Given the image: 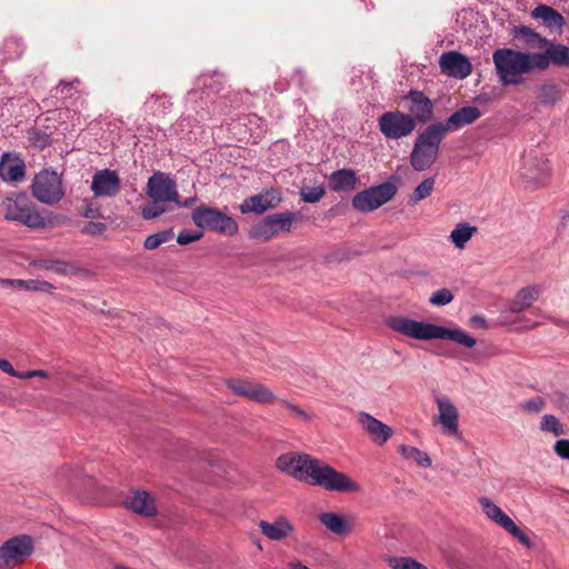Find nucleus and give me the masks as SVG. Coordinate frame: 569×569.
<instances>
[{
  "label": "nucleus",
  "mask_w": 569,
  "mask_h": 569,
  "mask_svg": "<svg viewBox=\"0 0 569 569\" xmlns=\"http://www.w3.org/2000/svg\"><path fill=\"white\" fill-rule=\"evenodd\" d=\"M277 468L302 482L318 486L328 491L358 492L360 486L346 473L307 453L287 452L278 457Z\"/></svg>",
  "instance_id": "nucleus-1"
},
{
  "label": "nucleus",
  "mask_w": 569,
  "mask_h": 569,
  "mask_svg": "<svg viewBox=\"0 0 569 569\" xmlns=\"http://www.w3.org/2000/svg\"><path fill=\"white\" fill-rule=\"evenodd\" d=\"M386 326L399 335L416 340H449L469 349L477 345V340L473 337L459 328L450 329L427 321L410 319L405 316L387 317Z\"/></svg>",
  "instance_id": "nucleus-2"
},
{
  "label": "nucleus",
  "mask_w": 569,
  "mask_h": 569,
  "mask_svg": "<svg viewBox=\"0 0 569 569\" xmlns=\"http://www.w3.org/2000/svg\"><path fill=\"white\" fill-rule=\"evenodd\" d=\"M492 61L502 86L521 84L523 76L537 69L533 52H523L510 48L495 50Z\"/></svg>",
  "instance_id": "nucleus-3"
},
{
  "label": "nucleus",
  "mask_w": 569,
  "mask_h": 569,
  "mask_svg": "<svg viewBox=\"0 0 569 569\" xmlns=\"http://www.w3.org/2000/svg\"><path fill=\"white\" fill-rule=\"evenodd\" d=\"M443 134L433 126L420 132L410 153V164L416 171H426L436 162Z\"/></svg>",
  "instance_id": "nucleus-4"
},
{
  "label": "nucleus",
  "mask_w": 569,
  "mask_h": 569,
  "mask_svg": "<svg viewBox=\"0 0 569 569\" xmlns=\"http://www.w3.org/2000/svg\"><path fill=\"white\" fill-rule=\"evenodd\" d=\"M296 220L297 214L289 211L269 214L249 228L248 237L257 241L267 242L280 233L290 232Z\"/></svg>",
  "instance_id": "nucleus-5"
},
{
  "label": "nucleus",
  "mask_w": 569,
  "mask_h": 569,
  "mask_svg": "<svg viewBox=\"0 0 569 569\" xmlns=\"http://www.w3.org/2000/svg\"><path fill=\"white\" fill-rule=\"evenodd\" d=\"M191 218L193 223L201 229H208L226 236H234L238 232L237 221L217 208L208 206L197 207L193 209Z\"/></svg>",
  "instance_id": "nucleus-6"
},
{
  "label": "nucleus",
  "mask_w": 569,
  "mask_h": 569,
  "mask_svg": "<svg viewBox=\"0 0 569 569\" xmlns=\"http://www.w3.org/2000/svg\"><path fill=\"white\" fill-rule=\"evenodd\" d=\"M34 551V541L28 535H18L0 546V568L13 569L22 565Z\"/></svg>",
  "instance_id": "nucleus-7"
},
{
  "label": "nucleus",
  "mask_w": 569,
  "mask_h": 569,
  "mask_svg": "<svg viewBox=\"0 0 569 569\" xmlns=\"http://www.w3.org/2000/svg\"><path fill=\"white\" fill-rule=\"evenodd\" d=\"M31 190L33 197L44 204H54L64 197L61 177L49 169L34 176Z\"/></svg>",
  "instance_id": "nucleus-8"
},
{
  "label": "nucleus",
  "mask_w": 569,
  "mask_h": 569,
  "mask_svg": "<svg viewBox=\"0 0 569 569\" xmlns=\"http://www.w3.org/2000/svg\"><path fill=\"white\" fill-rule=\"evenodd\" d=\"M397 193V186L386 181L358 192L352 198V207L360 212H371L389 202Z\"/></svg>",
  "instance_id": "nucleus-9"
},
{
  "label": "nucleus",
  "mask_w": 569,
  "mask_h": 569,
  "mask_svg": "<svg viewBox=\"0 0 569 569\" xmlns=\"http://www.w3.org/2000/svg\"><path fill=\"white\" fill-rule=\"evenodd\" d=\"M4 219L18 221L30 228H40L46 226L44 218L28 203L24 196L17 198H7L2 202Z\"/></svg>",
  "instance_id": "nucleus-10"
},
{
  "label": "nucleus",
  "mask_w": 569,
  "mask_h": 569,
  "mask_svg": "<svg viewBox=\"0 0 569 569\" xmlns=\"http://www.w3.org/2000/svg\"><path fill=\"white\" fill-rule=\"evenodd\" d=\"M380 132L391 140H399L410 136L416 129V122L410 114L401 111H387L378 119Z\"/></svg>",
  "instance_id": "nucleus-11"
},
{
  "label": "nucleus",
  "mask_w": 569,
  "mask_h": 569,
  "mask_svg": "<svg viewBox=\"0 0 569 569\" xmlns=\"http://www.w3.org/2000/svg\"><path fill=\"white\" fill-rule=\"evenodd\" d=\"M226 385L237 396L259 405H272L278 400L268 387L251 379L230 378Z\"/></svg>",
  "instance_id": "nucleus-12"
},
{
  "label": "nucleus",
  "mask_w": 569,
  "mask_h": 569,
  "mask_svg": "<svg viewBox=\"0 0 569 569\" xmlns=\"http://www.w3.org/2000/svg\"><path fill=\"white\" fill-rule=\"evenodd\" d=\"M478 502L482 509V512L486 517L505 529L512 537L517 538L522 545L526 547L531 546V540L527 535H525L519 527L515 523V521L506 515L502 509L497 506L491 499L488 497H480Z\"/></svg>",
  "instance_id": "nucleus-13"
},
{
  "label": "nucleus",
  "mask_w": 569,
  "mask_h": 569,
  "mask_svg": "<svg viewBox=\"0 0 569 569\" xmlns=\"http://www.w3.org/2000/svg\"><path fill=\"white\" fill-rule=\"evenodd\" d=\"M146 192L151 199L178 201L177 183L164 172H154L148 179Z\"/></svg>",
  "instance_id": "nucleus-14"
},
{
  "label": "nucleus",
  "mask_w": 569,
  "mask_h": 569,
  "mask_svg": "<svg viewBox=\"0 0 569 569\" xmlns=\"http://www.w3.org/2000/svg\"><path fill=\"white\" fill-rule=\"evenodd\" d=\"M403 100L407 103L408 114L413 118L416 123H427L432 120L433 103L422 91L410 90Z\"/></svg>",
  "instance_id": "nucleus-15"
},
{
  "label": "nucleus",
  "mask_w": 569,
  "mask_h": 569,
  "mask_svg": "<svg viewBox=\"0 0 569 569\" xmlns=\"http://www.w3.org/2000/svg\"><path fill=\"white\" fill-rule=\"evenodd\" d=\"M481 117V111L477 107H462L455 111L446 121L432 123L446 137L448 132L457 131L462 127L469 126Z\"/></svg>",
  "instance_id": "nucleus-16"
},
{
  "label": "nucleus",
  "mask_w": 569,
  "mask_h": 569,
  "mask_svg": "<svg viewBox=\"0 0 569 569\" xmlns=\"http://www.w3.org/2000/svg\"><path fill=\"white\" fill-rule=\"evenodd\" d=\"M536 67L538 70H546L550 64L558 67L569 66V47L561 43H553L548 40V44L542 52H533Z\"/></svg>",
  "instance_id": "nucleus-17"
},
{
  "label": "nucleus",
  "mask_w": 569,
  "mask_h": 569,
  "mask_svg": "<svg viewBox=\"0 0 569 569\" xmlns=\"http://www.w3.org/2000/svg\"><path fill=\"white\" fill-rule=\"evenodd\" d=\"M441 71L457 79H465L472 72V64L469 59L458 51L445 52L439 58Z\"/></svg>",
  "instance_id": "nucleus-18"
},
{
  "label": "nucleus",
  "mask_w": 569,
  "mask_h": 569,
  "mask_svg": "<svg viewBox=\"0 0 569 569\" xmlns=\"http://www.w3.org/2000/svg\"><path fill=\"white\" fill-rule=\"evenodd\" d=\"M357 421L362 430L370 437L373 443L385 445L393 435V430L382 421L378 420L368 412L360 411L357 415Z\"/></svg>",
  "instance_id": "nucleus-19"
},
{
  "label": "nucleus",
  "mask_w": 569,
  "mask_h": 569,
  "mask_svg": "<svg viewBox=\"0 0 569 569\" xmlns=\"http://www.w3.org/2000/svg\"><path fill=\"white\" fill-rule=\"evenodd\" d=\"M120 188L119 174L113 170H98L92 177L91 191L96 197H114L119 193Z\"/></svg>",
  "instance_id": "nucleus-20"
},
{
  "label": "nucleus",
  "mask_w": 569,
  "mask_h": 569,
  "mask_svg": "<svg viewBox=\"0 0 569 569\" xmlns=\"http://www.w3.org/2000/svg\"><path fill=\"white\" fill-rule=\"evenodd\" d=\"M438 407V418L436 422L441 425L446 435L455 436L459 433V413L453 402L446 396L436 399Z\"/></svg>",
  "instance_id": "nucleus-21"
},
{
  "label": "nucleus",
  "mask_w": 569,
  "mask_h": 569,
  "mask_svg": "<svg viewBox=\"0 0 569 569\" xmlns=\"http://www.w3.org/2000/svg\"><path fill=\"white\" fill-rule=\"evenodd\" d=\"M281 201L280 193L276 190L251 196L240 204L242 213H263L264 211L277 207Z\"/></svg>",
  "instance_id": "nucleus-22"
},
{
  "label": "nucleus",
  "mask_w": 569,
  "mask_h": 569,
  "mask_svg": "<svg viewBox=\"0 0 569 569\" xmlns=\"http://www.w3.org/2000/svg\"><path fill=\"white\" fill-rule=\"evenodd\" d=\"M258 527L261 533L272 541L284 540L295 531V526L284 516H278L273 521L260 520Z\"/></svg>",
  "instance_id": "nucleus-23"
},
{
  "label": "nucleus",
  "mask_w": 569,
  "mask_h": 569,
  "mask_svg": "<svg viewBox=\"0 0 569 569\" xmlns=\"http://www.w3.org/2000/svg\"><path fill=\"white\" fill-rule=\"evenodd\" d=\"M26 176V164L18 154L6 152L0 159V177L6 182L22 181Z\"/></svg>",
  "instance_id": "nucleus-24"
},
{
  "label": "nucleus",
  "mask_w": 569,
  "mask_h": 569,
  "mask_svg": "<svg viewBox=\"0 0 569 569\" xmlns=\"http://www.w3.org/2000/svg\"><path fill=\"white\" fill-rule=\"evenodd\" d=\"M126 507L142 517H154L157 515L154 498L143 490L131 492L126 500Z\"/></svg>",
  "instance_id": "nucleus-25"
},
{
  "label": "nucleus",
  "mask_w": 569,
  "mask_h": 569,
  "mask_svg": "<svg viewBox=\"0 0 569 569\" xmlns=\"http://www.w3.org/2000/svg\"><path fill=\"white\" fill-rule=\"evenodd\" d=\"M30 266L41 271H52L60 276H76L82 271L80 267L71 261L58 259H37Z\"/></svg>",
  "instance_id": "nucleus-26"
},
{
  "label": "nucleus",
  "mask_w": 569,
  "mask_h": 569,
  "mask_svg": "<svg viewBox=\"0 0 569 569\" xmlns=\"http://www.w3.org/2000/svg\"><path fill=\"white\" fill-rule=\"evenodd\" d=\"M542 292V288L540 286H528L521 288L515 296V298L509 301L508 310L512 313H520L527 309H529L533 302L539 298Z\"/></svg>",
  "instance_id": "nucleus-27"
},
{
  "label": "nucleus",
  "mask_w": 569,
  "mask_h": 569,
  "mask_svg": "<svg viewBox=\"0 0 569 569\" xmlns=\"http://www.w3.org/2000/svg\"><path fill=\"white\" fill-rule=\"evenodd\" d=\"M358 182L359 178L352 169H340L329 176V187L335 192H350Z\"/></svg>",
  "instance_id": "nucleus-28"
},
{
  "label": "nucleus",
  "mask_w": 569,
  "mask_h": 569,
  "mask_svg": "<svg viewBox=\"0 0 569 569\" xmlns=\"http://www.w3.org/2000/svg\"><path fill=\"white\" fill-rule=\"evenodd\" d=\"M527 187L536 188L542 184L548 177V168L545 161L532 162L529 167H523L520 172Z\"/></svg>",
  "instance_id": "nucleus-29"
},
{
  "label": "nucleus",
  "mask_w": 569,
  "mask_h": 569,
  "mask_svg": "<svg viewBox=\"0 0 569 569\" xmlns=\"http://www.w3.org/2000/svg\"><path fill=\"white\" fill-rule=\"evenodd\" d=\"M512 34L516 39H521L529 49H543L548 44V39L526 26L515 27Z\"/></svg>",
  "instance_id": "nucleus-30"
},
{
  "label": "nucleus",
  "mask_w": 569,
  "mask_h": 569,
  "mask_svg": "<svg viewBox=\"0 0 569 569\" xmlns=\"http://www.w3.org/2000/svg\"><path fill=\"white\" fill-rule=\"evenodd\" d=\"M531 16L536 19H541L550 28L561 29L566 24L565 18L553 8L547 4L537 6Z\"/></svg>",
  "instance_id": "nucleus-31"
},
{
  "label": "nucleus",
  "mask_w": 569,
  "mask_h": 569,
  "mask_svg": "<svg viewBox=\"0 0 569 569\" xmlns=\"http://www.w3.org/2000/svg\"><path fill=\"white\" fill-rule=\"evenodd\" d=\"M477 232L478 228L476 226L460 222L450 232L449 240L453 243L455 248L462 250Z\"/></svg>",
  "instance_id": "nucleus-32"
},
{
  "label": "nucleus",
  "mask_w": 569,
  "mask_h": 569,
  "mask_svg": "<svg viewBox=\"0 0 569 569\" xmlns=\"http://www.w3.org/2000/svg\"><path fill=\"white\" fill-rule=\"evenodd\" d=\"M320 522L331 532L343 535L349 530L346 519L335 512H323L319 516Z\"/></svg>",
  "instance_id": "nucleus-33"
},
{
  "label": "nucleus",
  "mask_w": 569,
  "mask_h": 569,
  "mask_svg": "<svg viewBox=\"0 0 569 569\" xmlns=\"http://www.w3.org/2000/svg\"><path fill=\"white\" fill-rule=\"evenodd\" d=\"M435 184L436 180L433 177H428L423 179L409 196L408 203L415 206L419 201L428 198L432 193Z\"/></svg>",
  "instance_id": "nucleus-34"
},
{
  "label": "nucleus",
  "mask_w": 569,
  "mask_h": 569,
  "mask_svg": "<svg viewBox=\"0 0 569 569\" xmlns=\"http://www.w3.org/2000/svg\"><path fill=\"white\" fill-rule=\"evenodd\" d=\"M16 289L24 290V291H33V292H47L52 293L56 290V286L46 280H18L14 282Z\"/></svg>",
  "instance_id": "nucleus-35"
},
{
  "label": "nucleus",
  "mask_w": 569,
  "mask_h": 569,
  "mask_svg": "<svg viewBox=\"0 0 569 569\" xmlns=\"http://www.w3.org/2000/svg\"><path fill=\"white\" fill-rule=\"evenodd\" d=\"M399 452L403 458L415 461L420 467L428 468L431 466V459L428 453L416 447L402 445L399 447Z\"/></svg>",
  "instance_id": "nucleus-36"
},
{
  "label": "nucleus",
  "mask_w": 569,
  "mask_h": 569,
  "mask_svg": "<svg viewBox=\"0 0 569 569\" xmlns=\"http://www.w3.org/2000/svg\"><path fill=\"white\" fill-rule=\"evenodd\" d=\"M539 102L542 104H553L561 98V91L556 84H542L539 89Z\"/></svg>",
  "instance_id": "nucleus-37"
},
{
  "label": "nucleus",
  "mask_w": 569,
  "mask_h": 569,
  "mask_svg": "<svg viewBox=\"0 0 569 569\" xmlns=\"http://www.w3.org/2000/svg\"><path fill=\"white\" fill-rule=\"evenodd\" d=\"M167 202L168 201L164 200L152 199L151 202L141 208L142 218L146 220H151L160 217L162 213L167 211Z\"/></svg>",
  "instance_id": "nucleus-38"
},
{
  "label": "nucleus",
  "mask_w": 569,
  "mask_h": 569,
  "mask_svg": "<svg viewBox=\"0 0 569 569\" xmlns=\"http://www.w3.org/2000/svg\"><path fill=\"white\" fill-rule=\"evenodd\" d=\"M386 561L392 569H428L425 565L410 557H388Z\"/></svg>",
  "instance_id": "nucleus-39"
},
{
  "label": "nucleus",
  "mask_w": 569,
  "mask_h": 569,
  "mask_svg": "<svg viewBox=\"0 0 569 569\" xmlns=\"http://www.w3.org/2000/svg\"><path fill=\"white\" fill-rule=\"evenodd\" d=\"M540 430L550 432L556 437L565 435V429L560 420L553 415H545L541 418Z\"/></svg>",
  "instance_id": "nucleus-40"
},
{
  "label": "nucleus",
  "mask_w": 569,
  "mask_h": 569,
  "mask_svg": "<svg viewBox=\"0 0 569 569\" xmlns=\"http://www.w3.org/2000/svg\"><path fill=\"white\" fill-rule=\"evenodd\" d=\"M146 107L153 113H164L171 107L170 98L167 94L154 96L152 94L147 101Z\"/></svg>",
  "instance_id": "nucleus-41"
},
{
  "label": "nucleus",
  "mask_w": 569,
  "mask_h": 569,
  "mask_svg": "<svg viewBox=\"0 0 569 569\" xmlns=\"http://www.w3.org/2000/svg\"><path fill=\"white\" fill-rule=\"evenodd\" d=\"M276 402H279L282 407L287 408L295 417H297L301 421L310 422L313 419V415L309 413L303 408L293 402L279 398Z\"/></svg>",
  "instance_id": "nucleus-42"
},
{
  "label": "nucleus",
  "mask_w": 569,
  "mask_h": 569,
  "mask_svg": "<svg viewBox=\"0 0 569 569\" xmlns=\"http://www.w3.org/2000/svg\"><path fill=\"white\" fill-rule=\"evenodd\" d=\"M546 407V400L542 397H535L528 400H525L519 403V409L523 412L537 415L541 412Z\"/></svg>",
  "instance_id": "nucleus-43"
},
{
  "label": "nucleus",
  "mask_w": 569,
  "mask_h": 569,
  "mask_svg": "<svg viewBox=\"0 0 569 569\" xmlns=\"http://www.w3.org/2000/svg\"><path fill=\"white\" fill-rule=\"evenodd\" d=\"M171 237H172V231H170V230L160 231V232H157V233H153V234H150L149 237H147L143 246L148 250H154L162 243L170 240Z\"/></svg>",
  "instance_id": "nucleus-44"
},
{
  "label": "nucleus",
  "mask_w": 569,
  "mask_h": 569,
  "mask_svg": "<svg viewBox=\"0 0 569 569\" xmlns=\"http://www.w3.org/2000/svg\"><path fill=\"white\" fill-rule=\"evenodd\" d=\"M326 190L322 186H313V187H307L302 188L300 191L301 199L305 202L309 203H316L321 200V198L325 196Z\"/></svg>",
  "instance_id": "nucleus-45"
},
{
  "label": "nucleus",
  "mask_w": 569,
  "mask_h": 569,
  "mask_svg": "<svg viewBox=\"0 0 569 569\" xmlns=\"http://www.w3.org/2000/svg\"><path fill=\"white\" fill-rule=\"evenodd\" d=\"M452 300L453 293L447 288L435 291L429 298V302L432 306H446L449 305Z\"/></svg>",
  "instance_id": "nucleus-46"
},
{
  "label": "nucleus",
  "mask_w": 569,
  "mask_h": 569,
  "mask_svg": "<svg viewBox=\"0 0 569 569\" xmlns=\"http://www.w3.org/2000/svg\"><path fill=\"white\" fill-rule=\"evenodd\" d=\"M202 237L203 233L201 231L182 230L177 237V242L186 246L200 240Z\"/></svg>",
  "instance_id": "nucleus-47"
},
{
  "label": "nucleus",
  "mask_w": 569,
  "mask_h": 569,
  "mask_svg": "<svg viewBox=\"0 0 569 569\" xmlns=\"http://www.w3.org/2000/svg\"><path fill=\"white\" fill-rule=\"evenodd\" d=\"M107 229L102 222L90 221L83 228L82 232L87 234H101Z\"/></svg>",
  "instance_id": "nucleus-48"
},
{
  "label": "nucleus",
  "mask_w": 569,
  "mask_h": 569,
  "mask_svg": "<svg viewBox=\"0 0 569 569\" xmlns=\"http://www.w3.org/2000/svg\"><path fill=\"white\" fill-rule=\"evenodd\" d=\"M555 452L562 459L569 460V439H560L555 443Z\"/></svg>",
  "instance_id": "nucleus-49"
},
{
  "label": "nucleus",
  "mask_w": 569,
  "mask_h": 569,
  "mask_svg": "<svg viewBox=\"0 0 569 569\" xmlns=\"http://www.w3.org/2000/svg\"><path fill=\"white\" fill-rule=\"evenodd\" d=\"M34 377L47 379V378H49V373L44 370H29V371H24V372H18L17 378L30 379V378H34Z\"/></svg>",
  "instance_id": "nucleus-50"
},
{
  "label": "nucleus",
  "mask_w": 569,
  "mask_h": 569,
  "mask_svg": "<svg viewBox=\"0 0 569 569\" xmlns=\"http://www.w3.org/2000/svg\"><path fill=\"white\" fill-rule=\"evenodd\" d=\"M0 370H2L3 372L10 375L11 377H16V378L18 377V372H19V371L14 370L12 365L7 359H1V358H0Z\"/></svg>",
  "instance_id": "nucleus-51"
},
{
  "label": "nucleus",
  "mask_w": 569,
  "mask_h": 569,
  "mask_svg": "<svg viewBox=\"0 0 569 569\" xmlns=\"http://www.w3.org/2000/svg\"><path fill=\"white\" fill-rule=\"evenodd\" d=\"M287 567L288 569H311L309 568L308 566L303 565L300 560L298 559H293V560H290L288 563H287Z\"/></svg>",
  "instance_id": "nucleus-52"
},
{
  "label": "nucleus",
  "mask_w": 569,
  "mask_h": 569,
  "mask_svg": "<svg viewBox=\"0 0 569 569\" xmlns=\"http://www.w3.org/2000/svg\"><path fill=\"white\" fill-rule=\"evenodd\" d=\"M83 216L86 218H98L100 216V212L97 208H87L83 212Z\"/></svg>",
  "instance_id": "nucleus-53"
},
{
  "label": "nucleus",
  "mask_w": 569,
  "mask_h": 569,
  "mask_svg": "<svg viewBox=\"0 0 569 569\" xmlns=\"http://www.w3.org/2000/svg\"><path fill=\"white\" fill-rule=\"evenodd\" d=\"M179 207H190L196 202V198H188L184 201L180 200V197L178 196V201H174Z\"/></svg>",
  "instance_id": "nucleus-54"
},
{
  "label": "nucleus",
  "mask_w": 569,
  "mask_h": 569,
  "mask_svg": "<svg viewBox=\"0 0 569 569\" xmlns=\"http://www.w3.org/2000/svg\"><path fill=\"white\" fill-rule=\"evenodd\" d=\"M470 322L475 326H485V319L480 316H473L471 319H470Z\"/></svg>",
  "instance_id": "nucleus-55"
},
{
  "label": "nucleus",
  "mask_w": 569,
  "mask_h": 569,
  "mask_svg": "<svg viewBox=\"0 0 569 569\" xmlns=\"http://www.w3.org/2000/svg\"><path fill=\"white\" fill-rule=\"evenodd\" d=\"M19 279H0V283L2 286H10V287H13L16 288V281H18Z\"/></svg>",
  "instance_id": "nucleus-56"
},
{
  "label": "nucleus",
  "mask_w": 569,
  "mask_h": 569,
  "mask_svg": "<svg viewBox=\"0 0 569 569\" xmlns=\"http://www.w3.org/2000/svg\"><path fill=\"white\" fill-rule=\"evenodd\" d=\"M72 84H73V82H66V81H61V82L59 83V87H63V88L66 87V88H68V87H71Z\"/></svg>",
  "instance_id": "nucleus-57"
},
{
  "label": "nucleus",
  "mask_w": 569,
  "mask_h": 569,
  "mask_svg": "<svg viewBox=\"0 0 569 569\" xmlns=\"http://www.w3.org/2000/svg\"><path fill=\"white\" fill-rule=\"evenodd\" d=\"M113 569H129V568L123 567V566H116Z\"/></svg>",
  "instance_id": "nucleus-58"
},
{
  "label": "nucleus",
  "mask_w": 569,
  "mask_h": 569,
  "mask_svg": "<svg viewBox=\"0 0 569 569\" xmlns=\"http://www.w3.org/2000/svg\"><path fill=\"white\" fill-rule=\"evenodd\" d=\"M567 213L569 214V209H568V212H567Z\"/></svg>",
  "instance_id": "nucleus-59"
}]
</instances>
